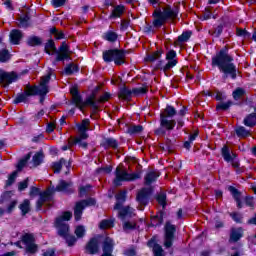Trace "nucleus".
Instances as JSON below:
<instances>
[{
    "label": "nucleus",
    "mask_w": 256,
    "mask_h": 256,
    "mask_svg": "<svg viewBox=\"0 0 256 256\" xmlns=\"http://www.w3.org/2000/svg\"><path fill=\"white\" fill-rule=\"evenodd\" d=\"M229 48L227 46H223L219 51H217L214 56L211 58L210 65L214 68L219 69L221 72L222 79L226 80L230 78L232 80H236L237 77V68L234 63V58L229 55Z\"/></svg>",
    "instance_id": "obj_1"
},
{
    "label": "nucleus",
    "mask_w": 256,
    "mask_h": 256,
    "mask_svg": "<svg viewBox=\"0 0 256 256\" xmlns=\"http://www.w3.org/2000/svg\"><path fill=\"white\" fill-rule=\"evenodd\" d=\"M179 13V9H171L170 7L162 10H154V13H152L154 20L152 21V24L145 23V26H143V33L146 35L154 34V29H160L163 25H165V23H167V21L175 20L177 18V14Z\"/></svg>",
    "instance_id": "obj_2"
},
{
    "label": "nucleus",
    "mask_w": 256,
    "mask_h": 256,
    "mask_svg": "<svg viewBox=\"0 0 256 256\" xmlns=\"http://www.w3.org/2000/svg\"><path fill=\"white\" fill-rule=\"evenodd\" d=\"M176 110L173 106L167 105L165 107V112L160 113V125L154 130V135L160 137L167 135V132L173 131L175 129V120H169L175 117Z\"/></svg>",
    "instance_id": "obj_3"
},
{
    "label": "nucleus",
    "mask_w": 256,
    "mask_h": 256,
    "mask_svg": "<svg viewBox=\"0 0 256 256\" xmlns=\"http://www.w3.org/2000/svg\"><path fill=\"white\" fill-rule=\"evenodd\" d=\"M69 95H72V105L80 110V112L84 111V108L86 107H91L95 111L99 108L93 101L95 100V92L89 94L86 99L82 100V96L78 91V84L69 87Z\"/></svg>",
    "instance_id": "obj_4"
},
{
    "label": "nucleus",
    "mask_w": 256,
    "mask_h": 256,
    "mask_svg": "<svg viewBox=\"0 0 256 256\" xmlns=\"http://www.w3.org/2000/svg\"><path fill=\"white\" fill-rule=\"evenodd\" d=\"M127 194L128 192L123 190L115 195V200H117L115 203V210H119L118 216L120 220L132 217V208H130V206H123V203H126Z\"/></svg>",
    "instance_id": "obj_5"
},
{
    "label": "nucleus",
    "mask_w": 256,
    "mask_h": 256,
    "mask_svg": "<svg viewBox=\"0 0 256 256\" xmlns=\"http://www.w3.org/2000/svg\"><path fill=\"white\" fill-rule=\"evenodd\" d=\"M22 244L26 246L24 252L26 255H36L39 251V245L35 243V235L32 233H24L21 237V241L14 243L15 247L22 249Z\"/></svg>",
    "instance_id": "obj_6"
},
{
    "label": "nucleus",
    "mask_w": 256,
    "mask_h": 256,
    "mask_svg": "<svg viewBox=\"0 0 256 256\" xmlns=\"http://www.w3.org/2000/svg\"><path fill=\"white\" fill-rule=\"evenodd\" d=\"M227 191H229L230 195H232V199H234L237 209H243L244 204L250 209H253L254 207L253 196L247 195L243 200H241V197H243V193H241L234 186H227Z\"/></svg>",
    "instance_id": "obj_7"
},
{
    "label": "nucleus",
    "mask_w": 256,
    "mask_h": 256,
    "mask_svg": "<svg viewBox=\"0 0 256 256\" xmlns=\"http://www.w3.org/2000/svg\"><path fill=\"white\" fill-rule=\"evenodd\" d=\"M43 52L52 56L56 55L54 62H64L65 61V41L61 42V46L56 49L54 40L50 39L46 42L43 47Z\"/></svg>",
    "instance_id": "obj_8"
},
{
    "label": "nucleus",
    "mask_w": 256,
    "mask_h": 256,
    "mask_svg": "<svg viewBox=\"0 0 256 256\" xmlns=\"http://www.w3.org/2000/svg\"><path fill=\"white\" fill-rule=\"evenodd\" d=\"M50 93V90H36V89H24V92L17 93L13 99V105H18L21 103L28 104V99L30 97H45Z\"/></svg>",
    "instance_id": "obj_9"
},
{
    "label": "nucleus",
    "mask_w": 256,
    "mask_h": 256,
    "mask_svg": "<svg viewBox=\"0 0 256 256\" xmlns=\"http://www.w3.org/2000/svg\"><path fill=\"white\" fill-rule=\"evenodd\" d=\"M102 60L104 63H114L115 66H121L126 64V55L123 54V51L119 50H104L102 52Z\"/></svg>",
    "instance_id": "obj_10"
},
{
    "label": "nucleus",
    "mask_w": 256,
    "mask_h": 256,
    "mask_svg": "<svg viewBox=\"0 0 256 256\" xmlns=\"http://www.w3.org/2000/svg\"><path fill=\"white\" fill-rule=\"evenodd\" d=\"M141 179V172L128 173L125 170H121L119 167L115 169V179L113 185L115 187L121 186V182H134Z\"/></svg>",
    "instance_id": "obj_11"
},
{
    "label": "nucleus",
    "mask_w": 256,
    "mask_h": 256,
    "mask_svg": "<svg viewBox=\"0 0 256 256\" xmlns=\"http://www.w3.org/2000/svg\"><path fill=\"white\" fill-rule=\"evenodd\" d=\"M95 204V198H89L76 202V205L74 206V221H80L82 219V212L84 211V209L87 207L95 206Z\"/></svg>",
    "instance_id": "obj_12"
},
{
    "label": "nucleus",
    "mask_w": 256,
    "mask_h": 256,
    "mask_svg": "<svg viewBox=\"0 0 256 256\" xmlns=\"http://www.w3.org/2000/svg\"><path fill=\"white\" fill-rule=\"evenodd\" d=\"M221 157L223 158V161H225V163H230L232 165V168H240V161L238 160V155L234 152H231L227 145L221 148Z\"/></svg>",
    "instance_id": "obj_13"
},
{
    "label": "nucleus",
    "mask_w": 256,
    "mask_h": 256,
    "mask_svg": "<svg viewBox=\"0 0 256 256\" xmlns=\"http://www.w3.org/2000/svg\"><path fill=\"white\" fill-rule=\"evenodd\" d=\"M65 191V180L58 182L56 187L48 188L43 193L38 194L39 200L37 201H52L54 192H63Z\"/></svg>",
    "instance_id": "obj_14"
},
{
    "label": "nucleus",
    "mask_w": 256,
    "mask_h": 256,
    "mask_svg": "<svg viewBox=\"0 0 256 256\" xmlns=\"http://www.w3.org/2000/svg\"><path fill=\"white\" fill-rule=\"evenodd\" d=\"M21 77L22 76L17 75L15 71L6 72L0 69V84H2L4 88L9 87L13 83H17Z\"/></svg>",
    "instance_id": "obj_15"
},
{
    "label": "nucleus",
    "mask_w": 256,
    "mask_h": 256,
    "mask_svg": "<svg viewBox=\"0 0 256 256\" xmlns=\"http://www.w3.org/2000/svg\"><path fill=\"white\" fill-rule=\"evenodd\" d=\"M51 78H52V72H48V74L41 77V81L39 82V85L26 84L25 90L50 91V86H48V84L50 83Z\"/></svg>",
    "instance_id": "obj_16"
},
{
    "label": "nucleus",
    "mask_w": 256,
    "mask_h": 256,
    "mask_svg": "<svg viewBox=\"0 0 256 256\" xmlns=\"http://www.w3.org/2000/svg\"><path fill=\"white\" fill-rule=\"evenodd\" d=\"M100 253V239L97 237H91L86 245H84V254L97 255Z\"/></svg>",
    "instance_id": "obj_17"
},
{
    "label": "nucleus",
    "mask_w": 256,
    "mask_h": 256,
    "mask_svg": "<svg viewBox=\"0 0 256 256\" xmlns=\"http://www.w3.org/2000/svg\"><path fill=\"white\" fill-rule=\"evenodd\" d=\"M175 235V225L171 224L169 221L165 223V248L169 249L173 246V239Z\"/></svg>",
    "instance_id": "obj_18"
},
{
    "label": "nucleus",
    "mask_w": 256,
    "mask_h": 256,
    "mask_svg": "<svg viewBox=\"0 0 256 256\" xmlns=\"http://www.w3.org/2000/svg\"><path fill=\"white\" fill-rule=\"evenodd\" d=\"M115 250V241L113 238L108 236L104 237L102 241V255L101 256H113V251Z\"/></svg>",
    "instance_id": "obj_19"
},
{
    "label": "nucleus",
    "mask_w": 256,
    "mask_h": 256,
    "mask_svg": "<svg viewBox=\"0 0 256 256\" xmlns=\"http://www.w3.org/2000/svg\"><path fill=\"white\" fill-rule=\"evenodd\" d=\"M153 193V189L151 188H141L138 193H136V202L143 206H147L149 203V197Z\"/></svg>",
    "instance_id": "obj_20"
},
{
    "label": "nucleus",
    "mask_w": 256,
    "mask_h": 256,
    "mask_svg": "<svg viewBox=\"0 0 256 256\" xmlns=\"http://www.w3.org/2000/svg\"><path fill=\"white\" fill-rule=\"evenodd\" d=\"M158 236H152L150 240H147V248L152 249V252L154 253V256H165V254H162L165 252L162 250V246L158 244Z\"/></svg>",
    "instance_id": "obj_21"
},
{
    "label": "nucleus",
    "mask_w": 256,
    "mask_h": 256,
    "mask_svg": "<svg viewBox=\"0 0 256 256\" xmlns=\"http://www.w3.org/2000/svg\"><path fill=\"white\" fill-rule=\"evenodd\" d=\"M225 27H227V22H225V17H221V19H219V24L214 25L212 30L208 31V34L214 38L219 39L223 34V29Z\"/></svg>",
    "instance_id": "obj_22"
},
{
    "label": "nucleus",
    "mask_w": 256,
    "mask_h": 256,
    "mask_svg": "<svg viewBox=\"0 0 256 256\" xmlns=\"http://www.w3.org/2000/svg\"><path fill=\"white\" fill-rule=\"evenodd\" d=\"M54 228H56L58 236L65 238V211L61 212V216L54 220Z\"/></svg>",
    "instance_id": "obj_23"
},
{
    "label": "nucleus",
    "mask_w": 256,
    "mask_h": 256,
    "mask_svg": "<svg viewBox=\"0 0 256 256\" xmlns=\"http://www.w3.org/2000/svg\"><path fill=\"white\" fill-rule=\"evenodd\" d=\"M165 60H158L156 65H154L155 71H162V73H167L177 65V60L167 61L165 65Z\"/></svg>",
    "instance_id": "obj_24"
},
{
    "label": "nucleus",
    "mask_w": 256,
    "mask_h": 256,
    "mask_svg": "<svg viewBox=\"0 0 256 256\" xmlns=\"http://www.w3.org/2000/svg\"><path fill=\"white\" fill-rule=\"evenodd\" d=\"M23 38H24V33L22 32V30L13 29L9 33V42L11 43V45H15V46L19 45V43L22 41Z\"/></svg>",
    "instance_id": "obj_25"
},
{
    "label": "nucleus",
    "mask_w": 256,
    "mask_h": 256,
    "mask_svg": "<svg viewBox=\"0 0 256 256\" xmlns=\"http://www.w3.org/2000/svg\"><path fill=\"white\" fill-rule=\"evenodd\" d=\"M100 147L104 150L117 149L119 148V142L113 137L103 138Z\"/></svg>",
    "instance_id": "obj_26"
},
{
    "label": "nucleus",
    "mask_w": 256,
    "mask_h": 256,
    "mask_svg": "<svg viewBox=\"0 0 256 256\" xmlns=\"http://www.w3.org/2000/svg\"><path fill=\"white\" fill-rule=\"evenodd\" d=\"M134 96V93L130 92V89L127 86H123L119 88V91L117 92V98L121 101L130 102L132 101V97Z\"/></svg>",
    "instance_id": "obj_27"
},
{
    "label": "nucleus",
    "mask_w": 256,
    "mask_h": 256,
    "mask_svg": "<svg viewBox=\"0 0 256 256\" xmlns=\"http://www.w3.org/2000/svg\"><path fill=\"white\" fill-rule=\"evenodd\" d=\"M80 72V66L74 62H69L65 64V76L71 77L75 76Z\"/></svg>",
    "instance_id": "obj_28"
},
{
    "label": "nucleus",
    "mask_w": 256,
    "mask_h": 256,
    "mask_svg": "<svg viewBox=\"0 0 256 256\" xmlns=\"http://www.w3.org/2000/svg\"><path fill=\"white\" fill-rule=\"evenodd\" d=\"M244 230L243 227L232 228L230 230V242L236 243L243 238Z\"/></svg>",
    "instance_id": "obj_29"
},
{
    "label": "nucleus",
    "mask_w": 256,
    "mask_h": 256,
    "mask_svg": "<svg viewBox=\"0 0 256 256\" xmlns=\"http://www.w3.org/2000/svg\"><path fill=\"white\" fill-rule=\"evenodd\" d=\"M43 45V39L39 36H28L26 39V46L30 48L41 47Z\"/></svg>",
    "instance_id": "obj_30"
},
{
    "label": "nucleus",
    "mask_w": 256,
    "mask_h": 256,
    "mask_svg": "<svg viewBox=\"0 0 256 256\" xmlns=\"http://www.w3.org/2000/svg\"><path fill=\"white\" fill-rule=\"evenodd\" d=\"M236 37H242L245 39L251 38V40L256 43V30L253 31V34H251L245 29L236 28Z\"/></svg>",
    "instance_id": "obj_31"
},
{
    "label": "nucleus",
    "mask_w": 256,
    "mask_h": 256,
    "mask_svg": "<svg viewBox=\"0 0 256 256\" xmlns=\"http://www.w3.org/2000/svg\"><path fill=\"white\" fill-rule=\"evenodd\" d=\"M68 231L69 225L65 224V244L67 245V247H74V245H76V242L78 241V237L70 235Z\"/></svg>",
    "instance_id": "obj_32"
},
{
    "label": "nucleus",
    "mask_w": 256,
    "mask_h": 256,
    "mask_svg": "<svg viewBox=\"0 0 256 256\" xmlns=\"http://www.w3.org/2000/svg\"><path fill=\"white\" fill-rule=\"evenodd\" d=\"M253 112H255V113L247 114V116H245V119L243 120V125H245V127H249V128L255 127V125H256V107L253 108Z\"/></svg>",
    "instance_id": "obj_33"
},
{
    "label": "nucleus",
    "mask_w": 256,
    "mask_h": 256,
    "mask_svg": "<svg viewBox=\"0 0 256 256\" xmlns=\"http://www.w3.org/2000/svg\"><path fill=\"white\" fill-rule=\"evenodd\" d=\"M126 11V7L123 5H117L115 8H113V11L110 12V15L108 16V19L115 20L121 17L123 13Z\"/></svg>",
    "instance_id": "obj_34"
},
{
    "label": "nucleus",
    "mask_w": 256,
    "mask_h": 256,
    "mask_svg": "<svg viewBox=\"0 0 256 256\" xmlns=\"http://www.w3.org/2000/svg\"><path fill=\"white\" fill-rule=\"evenodd\" d=\"M158 177H160V174H158L156 171L147 172L145 174V177L143 178L145 186H150L151 184H154L156 180H158Z\"/></svg>",
    "instance_id": "obj_35"
},
{
    "label": "nucleus",
    "mask_w": 256,
    "mask_h": 256,
    "mask_svg": "<svg viewBox=\"0 0 256 256\" xmlns=\"http://www.w3.org/2000/svg\"><path fill=\"white\" fill-rule=\"evenodd\" d=\"M162 53H163L162 49H158V50L152 52V54H147L145 56V62H147V63L156 62L157 60L162 58Z\"/></svg>",
    "instance_id": "obj_36"
},
{
    "label": "nucleus",
    "mask_w": 256,
    "mask_h": 256,
    "mask_svg": "<svg viewBox=\"0 0 256 256\" xmlns=\"http://www.w3.org/2000/svg\"><path fill=\"white\" fill-rule=\"evenodd\" d=\"M12 57H13V55L11 54V51H9V49H6V48L0 49V63L1 64L9 63V61H11Z\"/></svg>",
    "instance_id": "obj_37"
},
{
    "label": "nucleus",
    "mask_w": 256,
    "mask_h": 256,
    "mask_svg": "<svg viewBox=\"0 0 256 256\" xmlns=\"http://www.w3.org/2000/svg\"><path fill=\"white\" fill-rule=\"evenodd\" d=\"M156 203L162 207V209L167 208V193L160 192L154 196Z\"/></svg>",
    "instance_id": "obj_38"
},
{
    "label": "nucleus",
    "mask_w": 256,
    "mask_h": 256,
    "mask_svg": "<svg viewBox=\"0 0 256 256\" xmlns=\"http://www.w3.org/2000/svg\"><path fill=\"white\" fill-rule=\"evenodd\" d=\"M32 157V165L35 167H39L43 163V159L45 156L43 155V150H39V152H36L35 155H30V158Z\"/></svg>",
    "instance_id": "obj_39"
},
{
    "label": "nucleus",
    "mask_w": 256,
    "mask_h": 256,
    "mask_svg": "<svg viewBox=\"0 0 256 256\" xmlns=\"http://www.w3.org/2000/svg\"><path fill=\"white\" fill-rule=\"evenodd\" d=\"M132 217H126L125 219H121V221H124V224L121 225L122 230H124V233H129L130 231L136 230V223L127 221V219H130Z\"/></svg>",
    "instance_id": "obj_40"
},
{
    "label": "nucleus",
    "mask_w": 256,
    "mask_h": 256,
    "mask_svg": "<svg viewBox=\"0 0 256 256\" xmlns=\"http://www.w3.org/2000/svg\"><path fill=\"white\" fill-rule=\"evenodd\" d=\"M234 105H236V103H234L232 100H227V102H219V104H217V112H226Z\"/></svg>",
    "instance_id": "obj_41"
},
{
    "label": "nucleus",
    "mask_w": 256,
    "mask_h": 256,
    "mask_svg": "<svg viewBox=\"0 0 256 256\" xmlns=\"http://www.w3.org/2000/svg\"><path fill=\"white\" fill-rule=\"evenodd\" d=\"M76 145H78V147H80L81 149H84V150H86L89 147V143H87V142H84L82 140H80V141L74 140L72 142H69V144L65 145V151L69 150V148H71L72 146H76Z\"/></svg>",
    "instance_id": "obj_42"
},
{
    "label": "nucleus",
    "mask_w": 256,
    "mask_h": 256,
    "mask_svg": "<svg viewBox=\"0 0 256 256\" xmlns=\"http://www.w3.org/2000/svg\"><path fill=\"white\" fill-rule=\"evenodd\" d=\"M164 216L165 212L160 211L158 215L152 217V223H150V227H160L162 225V218Z\"/></svg>",
    "instance_id": "obj_43"
},
{
    "label": "nucleus",
    "mask_w": 256,
    "mask_h": 256,
    "mask_svg": "<svg viewBox=\"0 0 256 256\" xmlns=\"http://www.w3.org/2000/svg\"><path fill=\"white\" fill-rule=\"evenodd\" d=\"M30 155L31 153L28 152L26 155H24V158L20 159V161L17 162V171L15 172H22V170L24 169V167H26V164L30 160Z\"/></svg>",
    "instance_id": "obj_44"
},
{
    "label": "nucleus",
    "mask_w": 256,
    "mask_h": 256,
    "mask_svg": "<svg viewBox=\"0 0 256 256\" xmlns=\"http://www.w3.org/2000/svg\"><path fill=\"white\" fill-rule=\"evenodd\" d=\"M246 94L247 92L244 88L237 87L234 91H232V98L234 101H239L240 98H243Z\"/></svg>",
    "instance_id": "obj_45"
},
{
    "label": "nucleus",
    "mask_w": 256,
    "mask_h": 256,
    "mask_svg": "<svg viewBox=\"0 0 256 256\" xmlns=\"http://www.w3.org/2000/svg\"><path fill=\"white\" fill-rule=\"evenodd\" d=\"M103 39H104V41H108L110 43H115V42H117L118 35L116 32L108 30V31H106V33H104Z\"/></svg>",
    "instance_id": "obj_46"
},
{
    "label": "nucleus",
    "mask_w": 256,
    "mask_h": 256,
    "mask_svg": "<svg viewBox=\"0 0 256 256\" xmlns=\"http://www.w3.org/2000/svg\"><path fill=\"white\" fill-rule=\"evenodd\" d=\"M143 132V126L142 125H132L128 127L127 133L130 136L139 135Z\"/></svg>",
    "instance_id": "obj_47"
},
{
    "label": "nucleus",
    "mask_w": 256,
    "mask_h": 256,
    "mask_svg": "<svg viewBox=\"0 0 256 256\" xmlns=\"http://www.w3.org/2000/svg\"><path fill=\"white\" fill-rule=\"evenodd\" d=\"M115 227L114 219H105L100 221V230H107L109 228Z\"/></svg>",
    "instance_id": "obj_48"
},
{
    "label": "nucleus",
    "mask_w": 256,
    "mask_h": 256,
    "mask_svg": "<svg viewBox=\"0 0 256 256\" xmlns=\"http://www.w3.org/2000/svg\"><path fill=\"white\" fill-rule=\"evenodd\" d=\"M18 209L22 211V216H26L30 212V200L24 199L22 204L18 206Z\"/></svg>",
    "instance_id": "obj_49"
},
{
    "label": "nucleus",
    "mask_w": 256,
    "mask_h": 256,
    "mask_svg": "<svg viewBox=\"0 0 256 256\" xmlns=\"http://www.w3.org/2000/svg\"><path fill=\"white\" fill-rule=\"evenodd\" d=\"M193 32L191 30H186L182 32L180 36H178V43H186L188 40H191V36Z\"/></svg>",
    "instance_id": "obj_50"
},
{
    "label": "nucleus",
    "mask_w": 256,
    "mask_h": 256,
    "mask_svg": "<svg viewBox=\"0 0 256 256\" xmlns=\"http://www.w3.org/2000/svg\"><path fill=\"white\" fill-rule=\"evenodd\" d=\"M11 197H13V191H4L0 195V205L4 203H9L11 201Z\"/></svg>",
    "instance_id": "obj_51"
},
{
    "label": "nucleus",
    "mask_w": 256,
    "mask_h": 256,
    "mask_svg": "<svg viewBox=\"0 0 256 256\" xmlns=\"http://www.w3.org/2000/svg\"><path fill=\"white\" fill-rule=\"evenodd\" d=\"M50 35H53L56 41L65 39V33L63 31L59 32L56 27L50 28Z\"/></svg>",
    "instance_id": "obj_52"
},
{
    "label": "nucleus",
    "mask_w": 256,
    "mask_h": 256,
    "mask_svg": "<svg viewBox=\"0 0 256 256\" xmlns=\"http://www.w3.org/2000/svg\"><path fill=\"white\" fill-rule=\"evenodd\" d=\"M111 98H113V94H110L109 92H104L100 98H98V101H93L95 102V105L97 104H104L107 103Z\"/></svg>",
    "instance_id": "obj_53"
},
{
    "label": "nucleus",
    "mask_w": 256,
    "mask_h": 256,
    "mask_svg": "<svg viewBox=\"0 0 256 256\" xmlns=\"http://www.w3.org/2000/svg\"><path fill=\"white\" fill-rule=\"evenodd\" d=\"M235 132H236V137H238V138L249 137V131L247 129H245L244 126H238V128H236Z\"/></svg>",
    "instance_id": "obj_54"
},
{
    "label": "nucleus",
    "mask_w": 256,
    "mask_h": 256,
    "mask_svg": "<svg viewBox=\"0 0 256 256\" xmlns=\"http://www.w3.org/2000/svg\"><path fill=\"white\" fill-rule=\"evenodd\" d=\"M160 149L165 152L171 153L173 150V141L169 138L165 141V144H160Z\"/></svg>",
    "instance_id": "obj_55"
},
{
    "label": "nucleus",
    "mask_w": 256,
    "mask_h": 256,
    "mask_svg": "<svg viewBox=\"0 0 256 256\" xmlns=\"http://www.w3.org/2000/svg\"><path fill=\"white\" fill-rule=\"evenodd\" d=\"M130 93L134 94V96L145 95L147 94V87L144 83L143 87L132 88V90H130Z\"/></svg>",
    "instance_id": "obj_56"
},
{
    "label": "nucleus",
    "mask_w": 256,
    "mask_h": 256,
    "mask_svg": "<svg viewBox=\"0 0 256 256\" xmlns=\"http://www.w3.org/2000/svg\"><path fill=\"white\" fill-rule=\"evenodd\" d=\"M64 161H65V159L61 158V161L52 163V170L54 171V174L61 173V170L63 169Z\"/></svg>",
    "instance_id": "obj_57"
},
{
    "label": "nucleus",
    "mask_w": 256,
    "mask_h": 256,
    "mask_svg": "<svg viewBox=\"0 0 256 256\" xmlns=\"http://www.w3.org/2000/svg\"><path fill=\"white\" fill-rule=\"evenodd\" d=\"M230 218H232V221H234L236 224H243V214L232 212L230 213Z\"/></svg>",
    "instance_id": "obj_58"
},
{
    "label": "nucleus",
    "mask_w": 256,
    "mask_h": 256,
    "mask_svg": "<svg viewBox=\"0 0 256 256\" xmlns=\"http://www.w3.org/2000/svg\"><path fill=\"white\" fill-rule=\"evenodd\" d=\"M111 172H113V166H110V165L95 169V173L97 174H102V173L110 174Z\"/></svg>",
    "instance_id": "obj_59"
},
{
    "label": "nucleus",
    "mask_w": 256,
    "mask_h": 256,
    "mask_svg": "<svg viewBox=\"0 0 256 256\" xmlns=\"http://www.w3.org/2000/svg\"><path fill=\"white\" fill-rule=\"evenodd\" d=\"M15 207H17V200H11L8 206H6V214L11 215L13 211L15 210Z\"/></svg>",
    "instance_id": "obj_60"
},
{
    "label": "nucleus",
    "mask_w": 256,
    "mask_h": 256,
    "mask_svg": "<svg viewBox=\"0 0 256 256\" xmlns=\"http://www.w3.org/2000/svg\"><path fill=\"white\" fill-rule=\"evenodd\" d=\"M175 58H177V54L175 53V50L171 49V50L167 51L165 60L170 61V62L177 61Z\"/></svg>",
    "instance_id": "obj_61"
},
{
    "label": "nucleus",
    "mask_w": 256,
    "mask_h": 256,
    "mask_svg": "<svg viewBox=\"0 0 256 256\" xmlns=\"http://www.w3.org/2000/svg\"><path fill=\"white\" fill-rule=\"evenodd\" d=\"M15 178H17V171H13L11 175H9V179L6 180L5 183L6 187L13 185V183H15Z\"/></svg>",
    "instance_id": "obj_62"
},
{
    "label": "nucleus",
    "mask_w": 256,
    "mask_h": 256,
    "mask_svg": "<svg viewBox=\"0 0 256 256\" xmlns=\"http://www.w3.org/2000/svg\"><path fill=\"white\" fill-rule=\"evenodd\" d=\"M74 234H76L75 237H77L78 239L83 238L84 237V226L78 225L76 227V230L74 231Z\"/></svg>",
    "instance_id": "obj_63"
},
{
    "label": "nucleus",
    "mask_w": 256,
    "mask_h": 256,
    "mask_svg": "<svg viewBox=\"0 0 256 256\" xmlns=\"http://www.w3.org/2000/svg\"><path fill=\"white\" fill-rule=\"evenodd\" d=\"M29 21H30V16H28V14H25L24 17L20 18V25L22 26V28H28Z\"/></svg>",
    "instance_id": "obj_64"
}]
</instances>
